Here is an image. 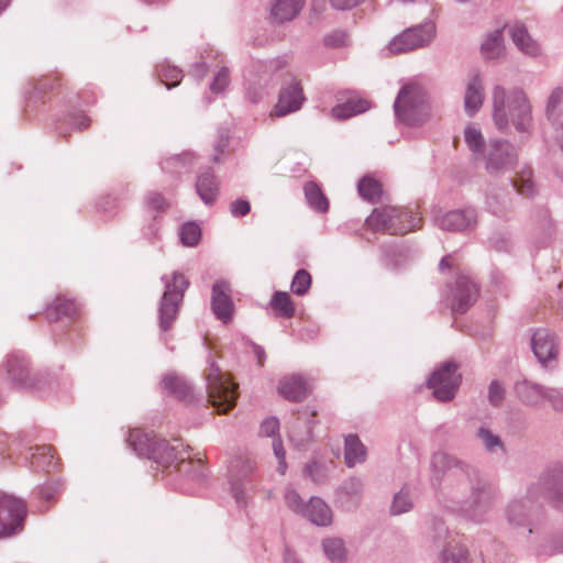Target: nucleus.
<instances>
[{
	"mask_svg": "<svg viewBox=\"0 0 563 563\" xmlns=\"http://www.w3.org/2000/svg\"><path fill=\"white\" fill-rule=\"evenodd\" d=\"M430 467L433 487L440 486L444 473L451 471L440 492L448 510L474 523H483L488 519L498 499V492L475 466L438 451L431 456Z\"/></svg>",
	"mask_w": 563,
	"mask_h": 563,
	"instance_id": "1",
	"label": "nucleus"
},
{
	"mask_svg": "<svg viewBox=\"0 0 563 563\" xmlns=\"http://www.w3.org/2000/svg\"><path fill=\"white\" fill-rule=\"evenodd\" d=\"M493 120L503 132L514 128L516 132L530 134L532 129V106L522 88L506 89L496 85L492 91Z\"/></svg>",
	"mask_w": 563,
	"mask_h": 563,
	"instance_id": "2",
	"label": "nucleus"
},
{
	"mask_svg": "<svg viewBox=\"0 0 563 563\" xmlns=\"http://www.w3.org/2000/svg\"><path fill=\"white\" fill-rule=\"evenodd\" d=\"M541 496L549 500L555 508L563 510V470L553 468L547 471L532 485L526 497L511 500L506 508V517L510 525L523 527L529 523V517L534 510L533 500Z\"/></svg>",
	"mask_w": 563,
	"mask_h": 563,
	"instance_id": "3",
	"label": "nucleus"
},
{
	"mask_svg": "<svg viewBox=\"0 0 563 563\" xmlns=\"http://www.w3.org/2000/svg\"><path fill=\"white\" fill-rule=\"evenodd\" d=\"M126 441L139 456L152 460L164 468L173 466L181 455L178 440H175L174 444H169L166 440L141 430L130 431Z\"/></svg>",
	"mask_w": 563,
	"mask_h": 563,
	"instance_id": "4",
	"label": "nucleus"
},
{
	"mask_svg": "<svg viewBox=\"0 0 563 563\" xmlns=\"http://www.w3.org/2000/svg\"><path fill=\"white\" fill-rule=\"evenodd\" d=\"M394 109L397 119L411 126L423 124L430 115L427 95L418 84H407L399 90Z\"/></svg>",
	"mask_w": 563,
	"mask_h": 563,
	"instance_id": "5",
	"label": "nucleus"
},
{
	"mask_svg": "<svg viewBox=\"0 0 563 563\" xmlns=\"http://www.w3.org/2000/svg\"><path fill=\"white\" fill-rule=\"evenodd\" d=\"M421 219L410 211L385 206L376 208L366 218V224L374 231L405 234L420 227Z\"/></svg>",
	"mask_w": 563,
	"mask_h": 563,
	"instance_id": "6",
	"label": "nucleus"
},
{
	"mask_svg": "<svg viewBox=\"0 0 563 563\" xmlns=\"http://www.w3.org/2000/svg\"><path fill=\"white\" fill-rule=\"evenodd\" d=\"M236 389L238 386L232 383L231 377L211 363L207 374L208 398L219 413H225L235 406Z\"/></svg>",
	"mask_w": 563,
	"mask_h": 563,
	"instance_id": "7",
	"label": "nucleus"
},
{
	"mask_svg": "<svg viewBox=\"0 0 563 563\" xmlns=\"http://www.w3.org/2000/svg\"><path fill=\"white\" fill-rule=\"evenodd\" d=\"M163 280L165 283V290L158 308L159 327L162 331H168L177 318L179 307L183 302L185 290L189 286V282L178 272L173 273L170 280L166 279L165 276L163 277Z\"/></svg>",
	"mask_w": 563,
	"mask_h": 563,
	"instance_id": "8",
	"label": "nucleus"
},
{
	"mask_svg": "<svg viewBox=\"0 0 563 563\" xmlns=\"http://www.w3.org/2000/svg\"><path fill=\"white\" fill-rule=\"evenodd\" d=\"M429 533L434 543L443 544L439 554L440 563H470L468 551L459 541L452 538L449 528L442 519L433 518L430 522Z\"/></svg>",
	"mask_w": 563,
	"mask_h": 563,
	"instance_id": "9",
	"label": "nucleus"
},
{
	"mask_svg": "<svg viewBox=\"0 0 563 563\" xmlns=\"http://www.w3.org/2000/svg\"><path fill=\"white\" fill-rule=\"evenodd\" d=\"M489 175H499L512 169L518 162V151L509 141L493 140L483 155Z\"/></svg>",
	"mask_w": 563,
	"mask_h": 563,
	"instance_id": "10",
	"label": "nucleus"
},
{
	"mask_svg": "<svg viewBox=\"0 0 563 563\" xmlns=\"http://www.w3.org/2000/svg\"><path fill=\"white\" fill-rule=\"evenodd\" d=\"M461 375L454 362H445L437 368L428 379V387L440 401H450L454 398L461 384Z\"/></svg>",
	"mask_w": 563,
	"mask_h": 563,
	"instance_id": "11",
	"label": "nucleus"
},
{
	"mask_svg": "<svg viewBox=\"0 0 563 563\" xmlns=\"http://www.w3.org/2000/svg\"><path fill=\"white\" fill-rule=\"evenodd\" d=\"M25 516L26 505L23 500L11 496L0 497V538L21 532Z\"/></svg>",
	"mask_w": 563,
	"mask_h": 563,
	"instance_id": "12",
	"label": "nucleus"
},
{
	"mask_svg": "<svg viewBox=\"0 0 563 563\" xmlns=\"http://www.w3.org/2000/svg\"><path fill=\"white\" fill-rule=\"evenodd\" d=\"M434 32L431 22L409 27L389 42L388 49L393 54H400L422 47L432 41Z\"/></svg>",
	"mask_w": 563,
	"mask_h": 563,
	"instance_id": "13",
	"label": "nucleus"
},
{
	"mask_svg": "<svg viewBox=\"0 0 563 563\" xmlns=\"http://www.w3.org/2000/svg\"><path fill=\"white\" fill-rule=\"evenodd\" d=\"M478 297V287L466 275L457 276L452 288L451 309L454 313H465L474 305Z\"/></svg>",
	"mask_w": 563,
	"mask_h": 563,
	"instance_id": "14",
	"label": "nucleus"
},
{
	"mask_svg": "<svg viewBox=\"0 0 563 563\" xmlns=\"http://www.w3.org/2000/svg\"><path fill=\"white\" fill-rule=\"evenodd\" d=\"M231 289L227 282L219 280L212 286L211 309L217 319L228 323L233 314V301L231 299Z\"/></svg>",
	"mask_w": 563,
	"mask_h": 563,
	"instance_id": "15",
	"label": "nucleus"
},
{
	"mask_svg": "<svg viewBox=\"0 0 563 563\" xmlns=\"http://www.w3.org/2000/svg\"><path fill=\"white\" fill-rule=\"evenodd\" d=\"M435 225L444 231L460 232L472 228L476 222L474 209L454 210L434 218Z\"/></svg>",
	"mask_w": 563,
	"mask_h": 563,
	"instance_id": "16",
	"label": "nucleus"
},
{
	"mask_svg": "<svg viewBox=\"0 0 563 563\" xmlns=\"http://www.w3.org/2000/svg\"><path fill=\"white\" fill-rule=\"evenodd\" d=\"M531 346L536 357L542 365L554 360L558 355L556 336L547 329H538L533 332Z\"/></svg>",
	"mask_w": 563,
	"mask_h": 563,
	"instance_id": "17",
	"label": "nucleus"
},
{
	"mask_svg": "<svg viewBox=\"0 0 563 563\" xmlns=\"http://www.w3.org/2000/svg\"><path fill=\"white\" fill-rule=\"evenodd\" d=\"M305 101L302 88L298 82H291L283 88L279 99L272 114L275 117H284L299 110Z\"/></svg>",
	"mask_w": 563,
	"mask_h": 563,
	"instance_id": "18",
	"label": "nucleus"
},
{
	"mask_svg": "<svg viewBox=\"0 0 563 563\" xmlns=\"http://www.w3.org/2000/svg\"><path fill=\"white\" fill-rule=\"evenodd\" d=\"M485 207L494 216L505 218L511 211V195L506 186L492 185L485 197Z\"/></svg>",
	"mask_w": 563,
	"mask_h": 563,
	"instance_id": "19",
	"label": "nucleus"
},
{
	"mask_svg": "<svg viewBox=\"0 0 563 563\" xmlns=\"http://www.w3.org/2000/svg\"><path fill=\"white\" fill-rule=\"evenodd\" d=\"M317 415L316 410L305 408L299 411V417L292 424L289 439L296 446H303L313 439L312 429L314 421L311 420Z\"/></svg>",
	"mask_w": 563,
	"mask_h": 563,
	"instance_id": "20",
	"label": "nucleus"
},
{
	"mask_svg": "<svg viewBox=\"0 0 563 563\" xmlns=\"http://www.w3.org/2000/svg\"><path fill=\"white\" fill-rule=\"evenodd\" d=\"M301 516L318 527H328L333 521L330 506L320 497H311Z\"/></svg>",
	"mask_w": 563,
	"mask_h": 563,
	"instance_id": "21",
	"label": "nucleus"
},
{
	"mask_svg": "<svg viewBox=\"0 0 563 563\" xmlns=\"http://www.w3.org/2000/svg\"><path fill=\"white\" fill-rule=\"evenodd\" d=\"M278 393L287 400L299 402L309 394L308 385L300 375H289L280 379Z\"/></svg>",
	"mask_w": 563,
	"mask_h": 563,
	"instance_id": "22",
	"label": "nucleus"
},
{
	"mask_svg": "<svg viewBox=\"0 0 563 563\" xmlns=\"http://www.w3.org/2000/svg\"><path fill=\"white\" fill-rule=\"evenodd\" d=\"M507 29L509 36L520 52L529 56L539 55V44L531 37L527 27L522 23L514 22L507 25Z\"/></svg>",
	"mask_w": 563,
	"mask_h": 563,
	"instance_id": "23",
	"label": "nucleus"
},
{
	"mask_svg": "<svg viewBox=\"0 0 563 563\" xmlns=\"http://www.w3.org/2000/svg\"><path fill=\"white\" fill-rule=\"evenodd\" d=\"M484 86L482 77L478 73H474L467 82L464 96L465 112L473 117L483 106Z\"/></svg>",
	"mask_w": 563,
	"mask_h": 563,
	"instance_id": "24",
	"label": "nucleus"
},
{
	"mask_svg": "<svg viewBox=\"0 0 563 563\" xmlns=\"http://www.w3.org/2000/svg\"><path fill=\"white\" fill-rule=\"evenodd\" d=\"M305 0H274L271 7V20L284 23L294 20L302 10Z\"/></svg>",
	"mask_w": 563,
	"mask_h": 563,
	"instance_id": "25",
	"label": "nucleus"
},
{
	"mask_svg": "<svg viewBox=\"0 0 563 563\" xmlns=\"http://www.w3.org/2000/svg\"><path fill=\"white\" fill-rule=\"evenodd\" d=\"M5 372L8 378L15 385L27 387L29 383V367L27 361L23 355L12 353L8 355L5 361Z\"/></svg>",
	"mask_w": 563,
	"mask_h": 563,
	"instance_id": "26",
	"label": "nucleus"
},
{
	"mask_svg": "<svg viewBox=\"0 0 563 563\" xmlns=\"http://www.w3.org/2000/svg\"><path fill=\"white\" fill-rule=\"evenodd\" d=\"M220 183L211 170L198 175L196 180V190L201 200L210 206L218 198Z\"/></svg>",
	"mask_w": 563,
	"mask_h": 563,
	"instance_id": "27",
	"label": "nucleus"
},
{
	"mask_svg": "<svg viewBox=\"0 0 563 563\" xmlns=\"http://www.w3.org/2000/svg\"><path fill=\"white\" fill-rule=\"evenodd\" d=\"M515 391L518 398L527 406L538 407L544 401L545 387L539 384L521 380L516 383Z\"/></svg>",
	"mask_w": 563,
	"mask_h": 563,
	"instance_id": "28",
	"label": "nucleus"
},
{
	"mask_svg": "<svg viewBox=\"0 0 563 563\" xmlns=\"http://www.w3.org/2000/svg\"><path fill=\"white\" fill-rule=\"evenodd\" d=\"M255 463L254 461L246 459V460H236L232 463L230 467L231 473V484H232V492L234 495V498L236 501H240L243 495V490L240 486V482L247 478L254 471Z\"/></svg>",
	"mask_w": 563,
	"mask_h": 563,
	"instance_id": "29",
	"label": "nucleus"
},
{
	"mask_svg": "<svg viewBox=\"0 0 563 563\" xmlns=\"http://www.w3.org/2000/svg\"><path fill=\"white\" fill-rule=\"evenodd\" d=\"M366 448L357 435L349 434L344 440V460L347 467H354L356 464L366 460Z\"/></svg>",
	"mask_w": 563,
	"mask_h": 563,
	"instance_id": "30",
	"label": "nucleus"
},
{
	"mask_svg": "<svg viewBox=\"0 0 563 563\" xmlns=\"http://www.w3.org/2000/svg\"><path fill=\"white\" fill-rule=\"evenodd\" d=\"M369 108L367 100L352 96L332 108V115L339 120L349 119L353 115L365 112Z\"/></svg>",
	"mask_w": 563,
	"mask_h": 563,
	"instance_id": "31",
	"label": "nucleus"
},
{
	"mask_svg": "<svg viewBox=\"0 0 563 563\" xmlns=\"http://www.w3.org/2000/svg\"><path fill=\"white\" fill-rule=\"evenodd\" d=\"M162 386L179 400L191 401L194 398L191 386L183 377L166 375L162 379Z\"/></svg>",
	"mask_w": 563,
	"mask_h": 563,
	"instance_id": "32",
	"label": "nucleus"
},
{
	"mask_svg": "<svg viewBox=\"0 0 563 563\" xmlns=\"http://www.w3.org/2000/svg\"><path fill=\"white\" fill-rule=\"evenodd\" d=\"M516 191L525 197H532L537 192V186L533 180V170L530 166H522L514 178L510 179Z\"/></svg>",
	"mask_w": 563,
	"mask_h": 563,
	"instance_id": "33",
	"label": "nucleus"
},
{
	"mask_svg": "<svg viewBox=\"0 0 563 563\" xmlns=\"http://www.w3.org/2000/svg\"><path fill=\"white\" fill-rule=\"evenodd\" d=\"M484 450L489 454L505 452L506 448L498 434H495L487 426H481L475 433Z\"/></svg>",
	"mask_w": 563,
	"mask_h": 563,
	"instance_id": "34",
	"label": "nucleus"
},
{
	"mask_svg": "<svg viewBox=\"0 0 563 563\" xmlns=\"http://www.w3.org/2000/svg\"><path fill=\"white\" fill-rule=\"evenodd\" d=\"M269 306L280 318H292L296 312L295 303L290 295L286 291H275L269 301Z\"/></svg>",
	"mask_w": 563,
	"mask_h": 563,
	"instance_id": "35",
	"label": "nucleus"
},
{
	"mask_svg": "<svg viewBox=\"0 0 563 563\" xmlns=\"http://www.w3.org/2000/svg\"><path fill=\"white\" fill-rule=\"evenodd\" d=\"M77 311L75 301L57 297L46 310V317L51 321H57L62 317H73Z\"/></svg>",
	"mask_w": 563,
	"mask_h": 563,
	"instance_id": "36",
	"label": "nucleus"
},
{
	"mask_svg": "<svg viewBox=\"0 0 563 563\" xmlns=\"http://www.w3.org/2000/svg\"><path fill=\"white\" fill-rule=\"evenodd\" d=\"M325 556L331 563H344L346 561V548L340 538H328L322 542Z\"/></svg>",
	"mask_w": 563,
	"mask_h": 563,
	"instance_id": "37",
	"label": "nucleus"
},
{
	"mask_svg": "<svg viewBox=\"0 0 563 563\" xmlns=\"http://www.w3.org/2000/svg\"><path fill=\"white\" fill-rule=\"evenodd\" d=\"M305 196L308 205L318 212H325L329 209V202L321 188L310 181L305 185Z\"/></svg>",
	"mask_w": 563,
	"mask_h": 563,
	"instance_id": "38",
	"label": "nucleus"
},
{
	"mask_svg": "<svg viewBox=\"0 0 563 563\" xmlns=\"http://www.w3.org/2000/svg\"><path fill=\"white\" fill-rule=\"evenodd\" d=\"M504 37L501 30H495L482 44V53L486 59L498 58L504 51Z\"/></svg>",
	"mask_w": 563,
	"mask_h": 563,
	"instance_id": "39",
	"label": "nucleus"
},
{
	"mask_svg": "<svg viewBox=\"0 0 563 563\" xmlns=\"http://www.w3.org/2000/svg\"><path fill=\"white\" fill-rule=\"evenodd\" d=\"M177 462V471L184 473L191 481L200 482L206 477V467L203 466L200 459H198L196 462H186L181 454Z\"/></svg>",
	"mask_w": 563,
	"mask_h": 563,
	"instance_id": "40",
	"label": "nucleus"
},
{
	"mask_svg": "<svg viewBox=\"0 0 563 563\" xmlns=\"http://www.w3.org/2000/svg\"><path fill=\"white\" fill-rule=\"evenodd\" d=\"M563 109V88H554L547 101L545 114L553 124H560L558 111Z\"/></svg>",
	"mask_w": 563,
	"mask_h": 563,
	"instance_id": "41",
	"label": "nucleus"
},
{
	"mask_svg": "<svg viewBox=\"0 0 563 563\" xmlns=\"http://www.w3.org/2000/svg\"><path fill=\"white\" fill-rule=\"evenodd\" d=\"M358 194L368 201H376L382 195V185L374 178L365 176L358 183Z\"/></svg>",
	"mask_w": 563,
	"mask_h": 563,
	"instance_id": "42",
	"label": "nucleus"
},
{
	"mask_svg": "<svg viewBox=\"0 0 563 563\" xmlns=\"http://www.w3.org/2000/svg\"><path fill=\"white\" fill-rule=\"evenodd\" d=\"M31 464L35 468L49 472L51 467H55L52 448L46 445L36 448L31 455Z\"/></svg>",
	"mask_w": 563,
	"mask_h": 563,
	"instance_id": "43",
	"label": "nucleus"
},
{
	"mask_svg": "<svg viewBox=\"0 0 563 563\" xmlns=\"http://www.w3.org/2000/svg\"><path fill=\"white\" fill-rule=\"evenodd\" d=\"M181 244L185 246H196L201 238V230L195 222L185 223L179 232Z\"/></svg>",
	"mask_w": 563,
	"mask_h": 563,
	"instance_id": "44",
	"label": "nucleus"
},
{
	"mask_svg": "<svg viewBox=\"0 0 563 563\" xmlns=\"http://www.w3.org/2000/svg\"><path fill=\"white\" fill-rule=\"evenodd\" d=\"M465 143L475 155H484L485 142L479 130L467 126L464 132Z\"/></svg>",
	"mask_w": 563,
	"mask_h": 563,
	"instance_id": "45",
	"label": "nucleus"
},
{
	"mask_svg": "<svg viewBox=\"0 0 563 563\" xmlns=\"http://www.w3.org/2000/svg\"><path fill=\"white\" fill-rule=\"evenodd\" d=\"M157 73L167 89L177 86L183 78V71L176 66L161 65Z\"/></svg>",
	"mask_w": 563,
	"mask_h": 563,
	"instance_id": "46",
	"label": "nucleus"
},
{
	"mask_svg": "<svg viewBox=\"0 0 563 563\" xmlns=\"http://www.w3.org/2000/svg\"><path fill=\"white\" fill-rule=\"evenodd\" d=\"M412 500L410 497L409 492L406 488H402L400 492H398L393 499L391 506H390V512L391 515H401L412 509Z\"/></svg>",
	"mask_w": 563,
	"mask_h": 563,
	"instance_id": "47",
	"label": "nucleus"
},
{
	"mask_svg": "<svg viewBox=\"0 0 563 563\" xmlns=\"http://www.w3.org/2000/svg\"><path fill=\"white\" fill-rule=\"evenodd\" d=\"M311 286V275L306 269H299L296 272L290 289L297 296H303L308 292Z\"/></svg>",
	"mask_w": 563,
	"mask_h": 563,
	"instance_id": "48",
	"label": "nucleus"
},
{
	"mask_svg": "<svg viewBox=\"0 0 563 563\" xmlns=\"http://www.w3.org/2000/svg\"><path fill=\"white\" fill-rule=\"evenodd\" d=\"M145 206L148 211L158 214L165 212L168 209L169 203L162 194L152 191L145 197Z\"/></svg>",
	"mask_w": 563,
	"mask_h": 563,
	"instance_id": "49",
	"label": "nucleus"
},
{
	"mask_svg": "<svg viewBox=\"0 0 563 563\" xmlns=\"http://www.w3.org/2000/svg\"><path fill=\"white\" fill-rule=\"evenodd\" d=\"M362 492L363 482L356 477H352L345 481L339 489L340 494L357 500L361 498Z\"/></svg>",
	"mask_w": 563,
	"mask_h": 563,
	"instance_id": "50",
	"label": "nucleus"
},
{
	"mask_svg": "<svg viewBox=\"0 0 563 563\" xmlns=\"http://www.w3.org/2000/svg\"><path fill=\"white\" fill-rule=\"evenodd\" d=\"M285 501H286L287 507L290 510H292L294 512H296L300 516L305 511V508L307 505V503H305L302 500V498L300 497L298 492L291 487H288L285 492Z\"/></svg>",
	"mask_w": 563,
	"mask_h": 563,
	"instance_id": "51",
	"label": "nucleus"
},
{
	"mask_svg": "<svg viewBox=\"0 0 563 563\" xmlns=\"http://www.w3.org/2000/svg\"><path fill=\"white\" fill-rule=\"evenodd\" d=\"M506 389L504 385L494 379L488 386V401L494 407H499L505 400Z\"/></svg>",
	"mask_w": 563,
	"mask_h": 563,
	"instance_id": "52",
	"label": "nucleus"
},
{
	"mask_svg": "<svg viewBox=\"0 0 563 563\" xmlns=\"http://www.w3.org/2000/svg\"><path fill=\"white\" fill-rule=\"evenodd\" d=\"M350 36L343 30H334L324 36V45L328 47H343L349 45Z\"/></svg>",
	"mask_w": 563,
	"mask_h": 563,
	"instance_id": "53",
	"label": "nucleus"
},
{
	"mask_svg": "<svg viewBox=\"0 0 563 563\" xmlns=\"http://www.w3.org/2000/svg\"><path fill=\"white\" fill-rule=\"evenodd\" d=\"M230 84V74L227 67H222L213 77L210 90L213 93H221Z\"/></svg>",
	"mask_w": 563,
	"mask_h": 563,
	"instance_id": "54",
	"label": "nucleus"
},
{
	"mask_svg": "<svg viewBox=\"0 0 563 563\" xmlns=\"http://www.w3.org/2000/svg\"><path fill=\"white\" fill-rule=\"evenodd\" d=\"M303 472L314 483H322L325 479L324 468L318 462L307 464Z\"/></svg>",
	"mask_w": 563,
	"mask_h": 563,
	"instance_id": "55",
	"label": "nucleus"
},
{
	"mask_svg": "<svg viewBox=\"0 0 563 563\" xmlns=\"http://www.w3.org/2000/svg\"><path fill=\"white\" fill-rule=\"evenodd\" d=\"M544 400L556 411H563V393L555 388H545Z\"/></svg>",
	"mask_w": 563,
	"mask_h": 563,
	"instance_id": "56",
	"label": "nucleus"
},
{
	"mask_svg": "<svg viewBox=\"0 0 563 563\" xmlns=\"http://www.w3.org/2000/svg\"><path fill=\"white\" fill-rule=\"evenodd\" d=\"M251 211V205L247 200L236 199L230 203V212L233 217H245Z\"/></svg>",
	"mask_w": 563,
	"mask_h": 563,
	"instance_id": "57",
	"label": "nucleus"
},
{
	"mask_svg": "<svg viewBox=\"0 0 563 563\" xmlns=\"http://www.w3.org/2000/svg\"><path fill=\"white\" fill-rule=\"evenodd\" d=\"M279 430V421L275 417L265 419L260 428V433L265 437H273Z\"/></svg>",
	"mask_w": 563,
	"mask_h": 563,
	"instance_id": "58",
	"label": "nucleus"
},
{
	"mask_svg": "<svg viewBox=\"0 0 563 563\" xmlns=\"http://www.w3.org/2000/svg\"><path fill=\"white\" fill-rule=\"evenodd\" d=\"M364 1L365 0H329V3L334 10L349 11L361 5Z\"/></svg>",
	"mask_w": 563,
	"mask_h": 563,
	"instance_id": "59",
	"label": "nucleus"
},
{
	"mask_svg": "<svg viewBox=\"0 0 563 563\" xmlns=\"http://www.w3.org/2000/svg\"><path fill=\"white\" fill-rule=\"evenodd\" d=\"M60 485L57 483H47L41 487L40 494L43 499L52 500L58 494Z\"/></svg>",
	"mask_w": 563,
	"mask_h": 563,
	"instance_id": "60",
	"label": "nucleus"
},
{
	"mask_svg": "<svg viewBox=\"0 0 563 563\" xmlns=\"http://www.w3.org/2000/svg\"><path fill=\"white\" fill-rule=\"evenodd\" d=\"M273 449H274V453H275L276 457L278 459V461L285 460L286 453L283 448V443H282L280 439L273 441Z\"/></svg>",
	"mask_w": 563,
	"mask_h": 563,
	"instance_id": "61",
	"label": "nucleus"
},
{
	"mask_svg": "<svg viewBox=\"0 0 563 563\" xmlns=\"http://www.w3.org/2000/svg\"><path fill=\"white\" fill-rule=\"evenodd\" d=\"M158 225L155 221H153L145 230H144V235L146 239L148 240H153L155 238H157L158 235Z\"/></svg>",
	"mask_w": 563,
	"mask_h": 563,
	"instance_id": "62",
	"label": "nucleus"
},
{
	"mask_svg": "<svg viewBox=\"0 0 563 563\" xmlns=\"http://www.w3.org/2000/svg\"><path fill=\"white\" fill-rule=\"evenodd\" d=\"M246 93H247V98L254 103L258 102L264 96L263 89L249 88Z\"/></svg>",
	"mask_w": 563,
	"mask_h": 563,
	"instance_id": "63",
	"label": "nucleus"
},
{
	"mask_svg": "<svg viewBox=\"0 0 563 563\" xmlns=\"http://www.w3.org/2000/svg\"><path fill=\"white\" fill-rule=\"evenodd\" d=\"M284 562L285 563H301L297 555L289 549L285 550L284 553Z\"/></svg>",
	"mask_w": 563,
	"mask_h": 563,
	"instance_id": "64",
	"label": "nucleus"
}]
</instances>
